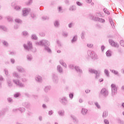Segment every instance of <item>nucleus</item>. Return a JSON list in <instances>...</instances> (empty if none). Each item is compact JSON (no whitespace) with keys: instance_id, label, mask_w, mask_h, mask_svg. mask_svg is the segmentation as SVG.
I'll return each instance as SVG.
<instances>
[{"instance_id":"obj_61","label":"nucleus","mask_w":124,"mask_h":124,"mask_svg":"<svg viewBox=\"0 0 124 124\" xmlns=\"http://www.w3.org/2000/svg\"><path fill=\"white\" fill-rule=\"evenodd\" d=\"M120 45L122 46L123 47H124V40H121L120 41Z\"/></svg>"},{"instance_id":"obj_21","label":"nucleus","mask_w":124,"mask_h":124,"mask_svg":"<svg viewBox=\"0 0 124 124\" xmlns=\"http://www.w3.org/2000/svg\"><path fill=\"white\" fill-rule=\"evenodd\" d=\"M26 59L28 62H31L32 61V59H33L32 57V55L31 54H28L26 56Z\"/></svg>"},{"instance_id":"obj_48","label":"nucleus","mask_w":124,"mask_h":124,"mask_svg":"<svg viewBox=\"0 0 124 124\" xmlns=\"http://www.w3.org/2000/svg\"><path fill=\"white\" fill-rule=\"evenodd\" d=\"M74 96V94L73 93H70L69 94V98L71 99V100H72L73 99V97Z\"/></svg>"},{"instance_id":"obj_57","label":"nucleus","mask_w":124,"mask_h":124,"mask_svg":"<svg viewBox=\"0 0 124 124\" xmlns=\"http://www.w3.org/2000/svg\"><path fill=\"white\" fill-rule=\"evenodd\" d=\"M39 35L42 36V37H44V36H45V33L44 32H41L39 33Z\"/></svg>"},{"instance_id":"obj_3","label":"nucleus","mask_w":124,"mask_h":124,"mask_svg":"<svg viewBox=\"0 0 124 124\" xmlns=\"http://www.w3.org/2000/svg\"><path fill=\"white\" fill-rule=\"evenodd\" d=\"M90 19L93 20V21H96V22H99V23H105V19L99 17H103L101 12L96 13L95 14L90 15Z\"/></svg>"},{"instance_id":"obj_55","label":"nucleus","mask_w":124,"mask_h":124,"mask_svg":"<svg viewBox=\"0 0 124 124\" xmlns=\"http://www.w3.org/2000/svg\"><path fill=\"white\" fill-rule=\"evenodd\" d=\"M57 44H58L59 47H60V48H61V47H62V43L61 42V41L58 40L57 41Z\"/></svg>"},{"instance_id":"obj_43","label":"nucleus","mask_w":124,"mask_h":124,"mask_svg":"<svg viewBox=\"0 0 124 124\" xmlns=\"http://www.w3.org/2000/svg\"><path fill=\"white\" fill-rule=\"evenodd\" d=\"M18 111H20L21 113H24L26 111V109L24 108H18Z\"/></svg>"},{"instance_id":"obj_36","label":"nucleus","mask_w":124,"mask_h":124,"mask_svg":"<svg viewBox=\"0 0 124 124\" xmlns=\"http://www.w3.org/2000/svg\"><path fill=\"white\" fill-rule=\"evenodd\" d=\"M109 23L113 29H115V25H114V21L111 18L109 19Z\"/></svg>"},{"instance_id":"obj_64","label":"nucleus","mask_w":124,"mask_h":124,"mask_svg":"<svg viewBox=\"0 0 124 124\" xmlns=\"http://www.w3.org/2000/svg\"><path fill=\"white\" fill-rule=\"evenodd\" d=\"M104 123L105 124H109V121H108L107 119H105Z\"/></svg>"},{"instance_id":"obj_32","label":"nucleus","mask_w":124,"mask_h":124,"mask_svg":"<svg viewBox=\"0 0 124 124\" xmlns=\"http://www.w3.org/2000/svg\"><path fill=\"white\" fill-rule=\"evenodd\" d=\"M14 8L16 11H20V10H21V6L16 5L15 6H14Z\"/></svg>"},{"instance_id":"obj_42","label":"nucleus","mask_w":124,"mask_h":124,"mask_svg":"<svg viewBox=\"0 0 124 124\" xmlns=\"http://www.w3.org/2000/svg\"><path fill=\"white\" fill-rule=\"evenodd\" d=\"M85 34H86L85 31H82L81 34V39H85Z\"/></svg>"},{"instance_id":"obj_10","label":"nucleus","mask_w":124,"mask_h":124,"mask_svg":"<svg viewBox=\"0 0 124 124\" xmlns=\"http://www.w3.org/2000/svg\"><path fill=\"white\" fill-rule=\"evenodd\" d=\"M100 93L104 97H107L109 95V91L106 88H103L100 91Z\"/></svg>"},{"instance_id":"obj_44","label":"nucleus","mask_w":124,"mask_h":124,"mask_svg":"<svg viewBox=\"0 0 124 124\" xmlns=\"http://www.w3.org/2000/svg\"><path fill=\"white\" fill-rule=\"evenodd\" d=\"M103 11L106 14H107V15H110V12L108 11V10L106 8H104L103 9Z\"/></svg>"},{"instance_id":"obj_24","label":"nucleus","mask_w":124,"mask_h":124,"mask_svg":"<svg viewBox=\"0 0 124 124\" xmlns=\"http://www.w3.org/2000/svg\"><path fill=\"white\" fill-rule=\"evenodd\" d=\"M59 62H60V64L62 65V66L65 67V68H67V65H66V63H65V62H64V61H63L62 60H60Z\"/></svg>"},{"instance_id":"obj_41","label":"nucleus","mask_w":124,"mask_h":124,"mask_svg":"<svg viewBox=\"0 0 124 124\" xmlns=\"http://www.w3.org/2000/svg\"><path fill=\"white\" fill-rule=\"evenodd\" d=\"M31 17L32 19H36V14L34 13H31Z\"/></svg>"},{"instance_id":"obj_60","label":"nucleus","mask_w":124,"mask_h":124,"mask_svg":"<svg viewBox=\"0 0 124 124\" xmlns=\"http://www.w3.org/2000/svg\"><path fill=\"white\" fill-rule=\"evenodd\" d=\"M7 100L10 103L13 102V99H12V98H8Z\"/></svg>"},{"instance_id":"obj_29","label":"nucleus","mask_w":124,"mask_h":124,"mask_svg":"<svg viewBox=\"0 0 124 124\" xmlns=\"http://www.w3.org/2000/svg\"><path fill=\"white\" fill-rule=\"evenodd\" d=\"M22 34L24 37H28V36L30 35V34H29V32L27 31H23L22 33Z\"/></svg>"},{"instance_id":"obj_49","label":"nucleus","mask_w":124,"mask_h":124,"mask_svg":"<svg viewBox=\"0 0 124 124\" xmlns=\"http://www.w3.org/2000/svg\"><path fill=\"white\" fill-rule=\"evenodd\" d=\"M9 55H11V56H15L16 55V52L15 51H9Z\"/></svg>"},{"instance_id":"obj_19","label":"nucleus","mask_w":124,"mask_h":124,"mask_svg":"<svg viewBox=\"0 0 124 124\" xmlns=\"http://www.w3.org/2000/svg\"><path fill=\"white\" fill-rule=\"evenodd\" d=\"M77 40H78V35H75L73 36V39L71 40V43H76Z\"/></svg>"},{"instance_id":"obj_27","label":"nucleus","mask_w":124,"mask_h":124,"mask_svg":"<svg viewBox=\"0 0 124 124\" xmlns=\"http://www.w3.org/2000/svg\"><path fill=\"white\" fill-rule=\"evenodd\" d=\"M58 114L59 115L60 117L64 116V111L61 110L58 111Z\"/></svg>"},{"instance_id":"obj_20","label":"nucleus","mask_w":124,"mask_h":124,"mask_svg":"<svg viewBox=\"0 0 124 124\" xmlns=\"http://www.w3.org/2000/svg\"><path fill=\"white\" fill-rule=\"evenodd\" d=\"M11 81H12V79L11 78H7V83L9 87H10V88H11V87L13 86V84H12V82H11Z\"/></svg>"},{"instance_id":"obj_39","label":"nucleus","mask_w":124,"mask_h":124,"mask_svg":"<svg viewBox=\"0 0 124 124\" xmlns=\"http://www.w3.org/2000/svg\"><path fill=\"white\" fill-rule=\"evenodd\" d=\"M108 112L106 111H104L102 115L103 118H106V117H108Z\"/></svg>"},{"instance_id":"obj_11","label":"nucleus","mask_w":124,"mask_h":124,"mask_svg":"<svg viewBox=\"0 0 124 124\" xmlns=\"http://www.w3.org/2000/svg\"><path fill=\"white\" fill-rule=\"evenodd\" d=\"M31 12V8H25L22 10V16H28L29 13Z\"/></svg>"},{"instance_id":"obj_8","label":"nucleus","mask_w":124,"mask_h":124,"mask_svg":"<svg viewBox=\"0 0 124 124\" xmlns=\"http://www.w3.org/2000/svg\"><path fill=\"white\" fill-rule=\"evenodd\" d=\"M111 94L112 96H115L117 94V92L118 91V86L116 84H112L111 85Z\"/></svg>"},{"instance_id":"obj_15","label":"nucleus","mask_w":124,"mask_h":124,"mask_svg":"<svg viewBox=\"0 0 124 124\" xmlns=\"http://www.w3.org/2000/svg\"><path fill=\"white\" fill-rule=\"evenodd\" d=\"M70 117L71 119L73 120V122L74 124H77L78 123L79 121L78 120V119H77V117L75 116V115L71 114L70 115Z\"/></svg>"},{"instance_id":"obj_51","label":"nucleus","mask_w":124,"mask_h":124,"mask_svg":"<svg viewBox=\"0 0 124 124\" xmlns=\"http://www.w3.org/2000/svg\"><path fill=\"white\" fill-rule=\"evenodd\" d=\"M42 19L43 20H44V21L46 20H49V16H44L42 17Z\"/></svg>"},{"instance_id":"obj_40","label":"nucleus","mask_w":124,"mask_h":124,"mask_svg":"<svg viewBox=\"0 0 124 124\" xmlns=\"http://www.w3.org/2000/svg\"><path fill=\"white\" fill-rule=\"evenodd\" d=\"M69 9L71 11H75L76 10V6L74 5L71 6Z\"/></svg>"},{"instance_id":"obj_9","label":"nucleus","mask_w":124,"mask_h":124,"mask_svg":"<svg viewBox=\"0 0 124 124\" xmlns=\"http://www.w3.org/2000/svg\"><path fill=\"white\" fill-rule=\"evenodd\" d=\"M59 101L62 105L64 106L67 105V103H68V101L67 100V97L66 96H63L59 98Z\"/></svg>"},{"instance_id":"obj_4","label":"nucleus","mask_w":124,"mask_h":124,"mask_svg":"<svg viewBox=\"0 0 124 124\" xmlns=\"http://www.w3.org/2000/svg\"><path fill=\"white\" fill-rule=\"evenodd\" d=\"M86 59H87V60L92 59L93 61H96V60H98V56L94 51L88 50L87 51V54L86 55Z\"/></svg>"},{"instance_id":"obj_53","label":"nucleus","mask_w":124,"mask_h":124,"mask_svg":"<svg viewBox=\"0 0 124 124\" xmlns=\"http://www.w3.org/2000/svg\"><path fill=\"white\" fill-rule=\"evenodd\" d=\"M4 73L6 76H8V74H9V73L8 72V70H7V69H4Z\"/></svg>"},{"instance_id":"obj_50","label":"nucleus","mask_w":124,"mask_h":124,"mask_svg":"<svg viewBox=\"0 0 124 124\" xmlns=\"http://www.w3.org/2000/svg\"><path fill=\"white\" fill-rule=\"evenodd\" d=\"M117 121L118 124H124V122L123 120H121V119H117Z\"/></svg>"},{"instance_id":"obj_47","label":"nucleus","mask_w":124,"mask_h":124,"mask_svg":"<svg viewBox=\"0 0 124 124\" xmlns=\"http://www.w3.org/2000/svg\"><path fill=\"white\" fill-rule=\"evenodd\" d=\"M87 46L88 48H93V44H87Z\"/></svg>"},{"instance_id":"obj_62","label":"nucleus","mask_w":124,"mask_h":124,"mask_svg":"<svg viewBox=\"0 0 124 124\" xmlns=\"http://www.w3.org/2000/svg\"><path fill=\"white\" fill-rule=\"evenodd\" d=\"M11 62L13 63V64H14L15 63V59L12 58L10 59Z\"/></svg>"},{"instance_id":"obj_18","label":"nucleus","mask_w":124,"mask_h":124,"mask_svg":"<svg viewBox=\"0 0 124 124\" xmlns=\"http://www.w3.org/2000/svg\"><path fill=\"white\" fill-rule=\"evenodd\" d=\"M81 113L83 116H86L88 114V109L83 108L81 109Z\"/></svg>"},{"instance_id":"obj_22","label":"nucleus","mask_w":124,"mask_h":124,"mask_svg":"<svg viewBox=\"0 0 124 124\" xmlns=\"http://www.w3.org/2000/svg\"><path fill=\"white\" fill-rule=\"evenodd\" d=\"M22 106H24V107H25V108H30V106H31V104L29 103L28 102H24L22 103Z\"/></svg>"},{"instance_id":"obj_56","label":"nucleus","mask_w":124,"mask_h":124,"mask_svg":"<svg viewBox=\"0 0 124 124\" xmlns=\"http://www.w3.org/2000/svg\"><path fill=\"white\" fill-rule=\"evenodd\" d=\"M73 26H74V23L73 22H71L68 24V27L70 29H71Z\"/></svg>"},{"instance_id":"obj_16","label":"nucleus","mask_w":124,"mask_h":124,"mask_svg":"<svg viewBox=\"0 0 124 124\" xmlns=\"http://www.w3.org/2000/svg\"><path fill=\"white\" fill-rule=\"evenodd\" d=\"M57 70L58 73H60V74H63V68H62V67L61 65H57Z\"/></svg>"},{"instance_id":"obj_46","label":"nucleus","mask_w":124,"mask_h":124,"mask_svg":"<svg viewBox=\"0 0 124 124\" xmlns=\"http://www.w3.org/2000/svg\"><path fill=\"white\" fill-rule=\"evenodd\" d=\"M15 21L16 23H17L18 24H21V23H22V20L19 18H16Z\"/></svg>"},{"instance_id":"obj_45","label":"nucleus","mask_w":124,"mask_h":124,"mask_svg":"<svg viewBox=\"0 0 124 124\" xmlns=\"http://www.w3.org/2000/svg\"><path fill=\"white\" fill-rule=\"evenodd\" d=\"M44 100L46 102H49L50 99L47 96H44Z\"/></svg>"},{"instance_id":"obj_2","label":"nucleus","mask_w":124,"mask_h":124,"mask_svg":"<svg viewBox=\"0 0 124 124\" xmlns=\"http://www.w3.org/2000/svg\"><path fill=\"white\" fill-rule=\"evenodd\" d=\"M35 45L36 46H41V47H44V50L48 54H52V50L49 47L50 45V42L46 39H43L39 42H36Z\"/></svg>"},{"instance_id":"obj_23","label":"nucleus","mask_w":124,"mask_h":124,"mask_svg":"<svg viewBox=\"0 0 124 124\" xmlns=\"http://www.w3.org/2000/svg\"><path fill=\"white\" fill-rule=\"evenodd\" d=\"M50 90H51V86H45L44 89V91L45 93H48V92L50 91Z\"/></svg>"},{"instance_id":"obj_17","label":"nucleus","mask_w":124,"mask_h":124,"mask_svg":"<svg viewBox=\"0 0 124 124\" xmlns=\"http://www.w3.org/2000/svg\"><path fill=\"white\" fill-rule=\"evenodd\" d=\"M109 43L111 45V46H113V47H119V44L118 43H115L112 40H109Z\"/></svg>"},{"instance_id":"obj_33","label":"nucleus","mask_w":124,"mask_h":124,"mask_svg":"<svg viewBox=\"0 0 124 124\" xmlns=\"http://www.w3.org/2000/svg\"><path fill=\"white\" fill-rule=\"evenodd\" d=\"M104 73L107 77H110V74H109V71L108 69H106L104 70Z\"/></svg>"},{"instance_id":"obj_58","label":"nucleus","mask_w":124,"mask_h":124,"mask_svg":"<svg viewBox=\"0 0 124 124\" xmlns=\"http://www.w3.org/2000/svg\"><path fill=\"white\" fill-rule=\"evenodd\" d=\"M76 3L78 6H83V3L80 2L79 1H77Z\"/></svg>"},{"instance_id":"obj_28","label":"nucleus","mask_w":124,"mask_h":124,"mask_svg":"<svg viewBox=\"0 0 124 124\" xmlns=\"http://www.w3.org/2000/svg\"><path fill=\"white\" fill-rule=\"evenodd\" d=\"M0 30H2V31H8V29H7V28H6L5 26L3 25H0Z\"/></svg>"},{"instance_id":"obj_7","label":"nucleus","mask_w":124,"mask_h":124,"mask_svg":"<svg viewBox=\"0 0 124 124\" xmlns=\"http://www.w3.org/2000/svg\"><path fill=\"white\" fill-rule=\"evenodd\" d=\"M51 79L54 84L59 83V76L57 73H53L51 75Z\"/></svg>"},{"instance_id":"obj_12","label":"nucleus","mask_w":124,"mask_h":124,"mask_svg":"<svg viewBox=\"0 0 124 124\" xmlns=\"http://www.w3.org/2000/svg\"><path fill=\"white\" fill-rule=\"evenodd\" d=\"M35 81L36 83H38L39 84H41L42 82H43V78L40 75H36L35 77Z\"/></svg>"},{"instance_id":"obj_6","label":"nucleus","mask_w":124,"mask_h":124,"mask_svg":"<svg viewBox=\"0 0 124 124\" xmlns=\"http://www.w3.org/2000/svg\"><path fill=\"white\" fill-rule=\"evenodd\" d=\"M88 72L90 74H95V79H98L100 77V74L98 73V71L96 70H94L93 68H89L88 70Z\"/></svg>"},{"instance_id":"obj_38","label":"nucleus","mask_w":124,"mask_h":124,"mask_svg":"<svg viewBox=\"0 0 124 124\" xmlns=\"http://www.w3.org/2000/svg\"><path fill=\"white\" fill-rule=\"evenodd\" d=\"M110 71L112 73L115 74V75H117V76H119V72L118 71H116L115 70H110Z\"/></svg>"},{"instance_id":"obj_26","label":"nucleus","mask_w":124,"mask_h":124,"mask_svg":"<svg viewBox=\"0 0 124 124\" xmlns=\"http://www.w3.org/2000/svg\"><path fill=\"white\" fill-rule=\"evenodd\" d=\"M54 25L55 28H59V27H60V20H56L54 21Z\"/></svg>"},{"instance_id":"obj_59","label":"nucleus","mask_w":124,"mask_h":124,"mask_svg":"<svg viewBox=\"0 0 124 124\" xmlns=\"http://www.w3.org/2000/svg\"><path fill=\"white\" fill-rule=\"evenodd\" d=\"M53 114H54V111L51 110L48 111L49 116H51Z\"/></svg>"},{"instance_id":"obj_31","label":"nucleus","mask_w":124,"mask_h":124,"mask_svg":"<svg viewBox=\"0 0 124 124\" xmlns=\"http://www.w3.org/2000/svg\"><path fill=\"white\" fill-rule=\"evenodd\" d=\"M106 55L107 57L110 58V57L112 56V52L110 50H108L106 53Z\"/></svg>"},{"instance_id":"obj_34","label":"nucleus","mask_w":124,"mask_h":124,"mask_svg":"<svg viewBox=\"0 0 124 124\" xmlns=\"http://www.w3.org/2000/svg\"><path fill=\"white\" fill-rule=\"evenodd\" d=\"M31 38L33 40H37V39H38V37H37V36H36V34H33L31 35Z\"/></svg>"},{"instance_id":"obj_52","label":"nucleus","mask_w":124,"mask_h":124,"mask_svg":"<svg viewBox=\"0 0 124 124\" xmlns=\"http://www.w3.org/2000/svg\"><path fill=\"white\" fill-rule=\"evenodd\" d=\"M69 67L70 68V69H75V66L73 64L69 65Z\"/></svg>"},{"instance_id":"obj_5","label":"nucleus","mask_w":124,"mask_h":124,"mask_svg":"<svg viewBox=\"0 0 124 124\" xmlns=\"http://www.w3.org/2000/svg\"><path fill=\"white\" fill-rule=\"evenodd\" d=\"M23 47L25 50L28 52H30V51H32L34 53L36 52V49H35L34 50H32V43L31 41H28L27 44H24Z\"/></svg>"},{"instance_id":"obj_14","label":"nucleus","mask_w":124,"mask_h":124,"mask_svg":"<svg viewBox=\"0 0 124 124\" xmlns=\"http://www.w3.org/2000/svg\"><path fill=\"white\" fill-rule=\"evenodd\" d=\"M75 70L78 73V75H82L83 74V70L81 69V67L79 66H75Z\"/></svg>"},{"instance_id":"obj_37","label":"nucleus","mask_w":124,"mask_h":124,"mask_svg":"<svg viewBox=\"0 0 124 124\" xmlns=\"http://www.w3.org/2000/svg\"><path fill=\"white\" fill-rule=\"evenodd\" d=\"M94 105L96 106L97 108V109H101V107H100V105L97 102H95L94 103Z\"/></svg>"},{"instance_id":"obj_13","label":"nucleus","mask_w":124,"mask_h":124,"mask_svg":"<svg viewBox=\"0 0 124 124\" xmlns=\"http://www.w3.org/2000/svg\"><path fill=\"white\" fill-rule=\"evenodd\" d=\"M16 68L18 72H20V73H25V72H26V70H25V69L21 66L17 65L16 66Z\"/></svg>"},{"instance_id":"obj_1","label":"nucleus","mask_w":124,"mask_h":124,"mask_svg":"<svg viewBox=\"0 0 124 124\" xmlns=\"http://www.w3.org/2000/svg\"><path fill=\"white\" fill-rule=\"evenodd\" d=\"M12 75L14 78L12 79L13 82L16 87L20 88V89H23V88H25V84L23 83H26L28 82V78H22V76L19 74L17 72L14 71L12 73ZM20 80L22 81V82L20 81Z\"/></svg>"},{"instance_id":"obj_25","label":"nucleus","mask_w":124,"mask_h":124,"mask_svg":"<svg viewBox=\"0 0 124 124\" xmlns=\"http://www.w3.org/2000/svg\"><path fill=\"white\" fill-rule=\"evenodd\" d=\"M7 111V108H5L2 110H0V116H3Z\"/></svg>"},{"instance_id":"obj_30","label":"nucleus","mask_w":124,"mask_h":124,"mask_svg":"<svg viewBox=\"0 0 124 124\" xmlns=\"http://www.w3.org/2000/svg\"><path fill=\"white\" fill-rule=\"evenodd\" d=\"M2 43L4 47H7L8 46H9V44H8V42H7L6 41H2Z\"/></svg>"},{"instance_id":"obj_54","label":"nucleus","mask_w":124,"mask_h":124,"mask_svg":"<svg viewBox=\"0 0 124 124\" xmlns=\"http://www.w3.org/2000/svg\"><path fill=\"white\" fill-rule=\"evenodd\" d=\"M62 35L64 37H67V36H68V33L66 32H63L62 33Z\"/></svg>"},{"instance_id":"obj_35","label":"nucleus","mask_w":124,"mask_h":124,"mask_svg":"<svg viewBox=\"0 0 124 124\" xmlns=\"http://www.w3.org/2000/svg\"><path fill=\"white\" fill-rule=\"evenodd\" d=\"M6 19H7L8 22H13V18L11 16H7L6 17Z\"/></svg>"},{"instance_id":"obj_63","label":"nucleus","mask_w":124,"mask_h":124,"mask_svg":"<svg viewBox=\"0 0 124 124\" xmlns=\"http://www.w3.org/2000/svg\"><path fill=\"white\" fill-rule=\"evenodd\" d=\"M20 95V93H16L14 94L15 97H18V96Z\"/></svg>"}]
</instances>
